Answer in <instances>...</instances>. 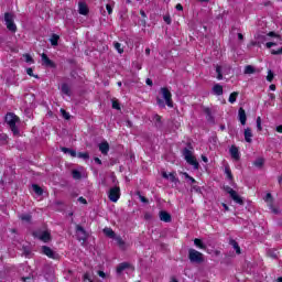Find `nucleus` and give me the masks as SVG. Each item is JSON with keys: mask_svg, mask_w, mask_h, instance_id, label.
Listing matches in <instances>:
<instances>
[{"mask_svg": "<svg viewBox=\"0 0 282 282\" xmlns=\"http://www.w3.org/2000/svg\"><path fill=\"white\" fill-rule=\"evenodd\" d=\"M4 122L9 124L13 135H19V128L17 127V122H19V116L14 115V112H9L4 117Z\"/></svg>", "mask_w": 282, "mask_h": 282, "instance_id": "obj_1", "label": "nucleus"}, {"mask_svg": "<svg viewBox=\"0 0 282 282\" xmlns=\"http://www.w3.org/2000/svg\"><path fill=\"white\" fill-rule=\"evenodd\" d=\"M188 260L191 263L202 264L205 261L204 253L191 248L188 249Z\"/></svg>", "mask_w": 282, "mask_h": 282, "instance_id": "obj_2", "label": "nucleus"}, {"mask_svg": "<svg viewBox=\"0 0 282 282\" xmlns=\"http://www.w3.org/2000/svg\"><path fill=\"white\" fill-rule=\"evenodd\" d=\"M4 23L7 25V30L12 32L13 34L17 33V24L14 23V14L10 12L4 13Z\"/></svg>", "mask_w": 282, "mask_h": 282, "instance_id": "obj_3", "label": "nucleus"}, {"mask_svg": "<svg viewBox=\"0 0 282 282\" xmlns=\"http://www.w3.org/2000/svg\"><path fill=\"white\" fill-rule=\"evenodd\" d=\"M160 94L165 100V105L170 107V109H173V94H171V90L169 87H162L160 89Z\"/></svg>", "mask_w": 282, "mask_h": 282, "instance_id": "obj_4", "label": "nucleus"}, {"mask_svg": "<svg viewBox=\"0 0 282 282\" xmlns=\"http://www.w3.org/2000/svg\"><path fill=\"white\" fill-rule=\"evenodd\" d=\"M183 155L187 162V164H191V166H194V169H199V162H197V159L194 158L193 152L188 150V148H185L183 150Z\"/></svg>", "mask_w": 282, "mask_h": 282, "instance_id": "obj_5", "label": "nucleus"}, {"mask_svg": "<svg viewBox=\"0 0 282 282\" xmlns=\"http://www.w3.org/2000/svg\"><path fill=\"white\" fill-rule=\"evenodd\" d=\"M42 254H45L48 259H54V261H58V259H61V256L54 252V250L48 246H42Z\"/></svg>", "mask_w": 282, "mask_h": 282, "instance_id": "obj_6", "label": "nucleus"}, {"mask_svg": "<svg viewBox=\"0 0 282 282\" xmlns=\"http://www.w3.org/2000/svg\"><path fill=\"white\" fill-rule=\"evenodd\" d=\"M33 237H36V239H40L43 243H50V241H52V234L47 230L42 231L41 234L34 231Z\"/></svg>", "mask_w": 282, "mask_h": 282, "instance_id": "obj_7", "label": "nucleus"}, {"mask_svg": "<svg viewBox=\"0 0 282 282\" xmlns=\"http://www.w3.org/2000/svg\"><path fill=\"white\" fill-rule=\"evenodd\" d=\"M108 199H110V202H113V204L118 203V199H120V187L119 186H115L109 189Z\"/></svg>", "mask_w": 282, "mask_h": 282, "instance_id": "obj_8", "label": "nucleus"}, {"mask_svg": "<svg viewBox=\"0 0 282 282\" xmlns=\"http://www.w3.org/2000/svg\"><path fill=\"white\" fill-rule=\"evenodd\" d=\"M75 232L77 235L78 241H87V230L80 225H76Z\"/></svg>", "mask_w": 282, "mask_h": 282, "instance_id": "obj_9", "label": "nucleus"}, {"mask_svg": "<svg viewBox=\"0 0 282 282\" xmlns=\"http://www.w3.org/2000/svg\"><path fill=\"white\" fill-rule=\"evenodd\" d=\"M41 58H42V65H44V67H51V69H56V63H54V61L50 59L47 54L42 53Z\"/></svg>", "mask_w": 282, "mask_h": 282, "instance_id": "obj_10", "label": "nucleus"}, {"mask_svg": "<svg viewBox=\"0 0 282 282\" xmlns=\"http://www.w3.org/2000/svg\"><path fill=\"white\" fill-rule=\"evenodd\" d=\"M162 177L164 180H170V182H172V184H175V186L180 184V178L177 177V173L175 172H171L170 174H167L166 172H162Z\"/></svg>", "mask_w": 282, "mask_h": 282, "instance_id": "obj_11", "label": "nucleus"}, {"mask_svg": "<svg viewBox=\"0 0 282 282\" xmlns=\"http://www.w3.org/2000/svg\"><path fill=\"white\" fill-rule=\"evenodd\" d=\"M229 153H230L232 160H235L236 162H239V160H241V155L239 153V148H237V145H231V148L229 149Z\"/></svg>", "mask_w": 282, "mask_h": 282, "instance_id": "obj_12", "label": "nucleus"}, {"mask_svg": "<svg viewBox=\"0 0 282 282\" xmlns=\"http://www.w3.org/2000/svg\"><path fill=\"white\" fill-rule=\"evenodd\" d=\"M159 218L161 221H164V224H171V221L173 220L172 216L166 210H161L159 213Z\"/></svg>", "mask_w": 282, "mask_h": 282, "instance_id": "obj_13", "label": "nucleus"}, {"mask_svg": "<svg viewBox=\"0 0 282 282\" xmlns=\"http://www.w3.org/2000/svg\"><path fill=\"white\" fill-rule=\"evenodd\" d=\"M238 119L242 126H246V122L248 121V116L246 115V110L241 107L238 110Z\"/></svg>", "mask_w": 282, "mask_h": 282, "instance_id": "obj_14", "label": "nucleus"}, {"mask_svg": "<svg viewBox=\"0 0 282 282\" xmlns=\"http://www.w3.org/2000/svg\"><path fill=\"white\" fill-rule=\"evenodd\" d=\"M203 111L206 116L207 122H210V124H215V117L213 116V110H210V108L208 107H205Z\"/></svg>", "mask_w": 282, "mask_h": 282, "instance_id": "obj_15", "label": "nucleus"}, {"mask_svg": "<svg viewBox=\"0 0 282 282\" xmlns=\"http://www.w3.org/2000/svg\"><path fill=\"white\" fill-rule=\"evenodd\" d=\"M78 13L82 14L83 17H87V14H89V7H87V3L85 2L78 3Z\"/></svg>", "mask_w": 282, "mask_h": 282, "instance_id": "obj_16", "label": "nucleus"}, {"mask_svg": "<svg viewBox=\"0 0 282 282\" xmlns=\"http://www.w3.org/2000/svg\"><path fill=\"white\" fill-rule=\"evenodd\" d=\"M131 268V264L129 262H121L117 267V274H122L124 270H129Z\"/></svg>", "mask_w": 282, "mask_h": 282, "instance_id": "obj_17", "label": "nucleus"}, {"mask_svg": "<svg viewBox=\"0 0 282 282\" xmlns=\"http://www.w3.org/2000/svg\"><path fill=\"white\" fill-rule=\"evenodd\" d=\"M212 89L216 96H224V86L216 84Z\"/></svg>", "mask_w": 282, "mask_h": 282, "instance_id": "obj_18", "label": "nucleus"}, {"mask_svg": "<svg viewBox=\"0 0 282 282\" xmlns=\"http://www.w3.org/2000/svg\"><path fill=\"white\" fill-rule=\"evenodd\" d=\"M99 151L102 153V155H107V153H109V143L107 141L101 142L99 144Z\"/></svg>", "mask_w": 282, "mask_h": 282, "instance_id": "obj_19", "label": "nucleus"}, {"mask_svg": "<svg viewBox=\"0 0 282 282\" xmlns=\"http://www.w3.org/2000/svg\"><path fill=\"white\" fill-rule=\"evenodd\" d=\"M229 246H232L234 250H236L237 254H241V247H239V242L235 239L229 240Z\"/></svg>", "mask_w": 282, "mask_h": 282, "instance_id": "obj_20", "label": "nucleus"}, {"mask_svg": "<svg viewBox=\"0 0 282 282\" xmlns=\"http://www.w3.org/2000/svg\"><path fill=\"white\" fill-rule=\"evenodd\" d=\"M245 140L249 144L252 143V129H250V128L245 129Z\"/></svg>", "mask_w": 282, "mask_h": 282, "instance_id": "obj_21", "label": "nucleus"}, {"mask_svg": "<svg viewBox=\"0 0 282 282\" xmlns=\"http://www.w3.org/2000/svg\"><path fill=\"white\" fill-rule=\"evenodd\" d=\"M230 197L236 204L243 206V198H241V196H239V194H237V191Z\"/></svg>", "mask_w": 282, "mask_h": 282, "instance_id": "obj_22", "label": "nucleus"}, {"mask_svg": "<svg viewBox=\"0 0 282 282\" xmlns=\"http://www.w3.org/2000/svg\"><path fill=\"white\" fill-rule=\"evenodd\" d=\"M194 246H196V248H199V250H206V245L199 238L194 239Z\"/></svg>", "mask_w": 282, "mask_h": 282, "instance_id": "obj_23", "label": "nucleus"}, {"mask_svg": "<svg viewBox=\"0 0 282 282\" xmlns=\"http://www.w3.org/2000/svg\"><path fill=\"white\" fill-rule=\"evenodd\" d=\"M104 234L106 235V237H109L110 239H116V231H113V229L111 228H105Z\"/></svg>", "mask_w": 282, "mask_h": 282, "instance_id": "obj_24", "label": "nucleus"}, {"mask_svg": "<svg viewBox=\"0 0 282 282\" xmlns=\"http://www.w3.org/2000/svg\"><path fill=\"white\" fill-rule=\"evenodd\" d=\"M263 164H265V159L264 158H258L253 162V166H257V169H263Z\"/></svg>", "mask_w": 282, "mask_h": 282, "instance_id": "obj_25", "label": "nucleus"}, {"mask_svg": "<svg viewBox=\"0 0 282 282\" xmlns=\"http://www.w3.org/2000/svg\"><path fill=\"white\" fill-rule=\"evenodd\" d=\"M62 94H65V96H72V89L69 88V85L62 84Z\"/></svg>", "mask_w": 282, "mask_h": 282, "instance_id": "obj_26", "label": "nucleus"}, {"mask_svg": "<svg viewBox=\"0 0 282 282\" xmlns=\"http://www.w3.org/2000/svg\"><path fill=\"white\" fill-rule=\"evenodd\" d=\"M239 97V93L238 91H234L229 95V99L228 101L230 102V105H235V102H237V98Z\"/></svg>", "mask_w": 282, "mask_h": 282, "instance_id": "obj_27", "label": "nucleus"}, {"mask_svg": "<svg viewBox=\"0 0 282 282\" xmlns=\"http://www.w3.org/2000/svg\"><path fill=\"white\" fill-rule=\"evenodd\" d=\"M264 202L268 204V206H272L274 204V197H272L271 193H267Z\"/></svg>", "mask_w": 282, "mask_h": 282, "instance_id": "obj_28", "label": "nucleus"}, {"mask_svg": "<svg viewBox=\"0 0 282 282\" xmlns=\"http://www.w3.org/2000/svg\"><path fill=\"white\" fill-rule=\"evenodd\" d=\"M32 188L35 195H39V196L43 195V188L39 186V184H33Z\"/></svg>", "mask_w": 282, "mask_h": 282, "instance_id": "obj_29", "label": "nucleus"}, {"mask_svg": "<svg viewBox=\"0 0 282 282\" xmlns=\"http://www.w3.org/2000/svg\"><path fill=\"white\" fill-rule=\"evenodd\" d=\"M59 39H61V36H58L57 34H53L50 39L51 45H53V47H56V45H58Z\"/></svg>", "mask_w": 282, "mask_h": 282, "instance_id": "obj_30", "label": "nucleus"}, {"mask_svg": "<svg viewBox=\"0 0 282 282\" xmlns=\"http://www.w3.org/2000/svg\"><path fill=\"white\" fill-rule=\"evenodd\" d=\"M21 221H25L26 224H30L32 221V216L30 214H22L20 216Z\"/></svg>", "mask_w": 282, "mask_h": 282, "instance_id": "obj_31", "label": "nucleus"}, {"mask_svg": "<svg viewBox=\"0 0 282 282\" xmlns=\"http://www.w3.org/2000/svg\"><path fill=\"white\" fill-rule=\"evenodd\" d=\"M116 239V241H117V245L119 246V248L121 249V250H124V246H126V242L122 240V237H120V236H118V237H116L115 238Z\"/></svg>", "mask_w": 282, "mask_h": 282, "instance_id": "obj_32", "label": "nucleus"}, {"mask_svg": "<svg viewBox=\"0 0 282 282\" xmlns=\"http://www.w3.org/2000/svg\"><path fill=\"white\" fill-rule=\"evenodd\" d=\"M225 174L227 175V180H229V182H232V180H235V177L232 176V171L230 170V167H228V166L225 167Z\"/></svg>", "mask_w": 282, "mask_h": 282, "instance_id": "obj_33", "label": "nucleus"}, {"mask_svg": "<svg viewBox=\"0 0 282 282\" xmlns=\"http://www.w3.org/2000/svg\"><path fill=\"white\" fill-rule=\"evenodd\" d=\"M63 153H69L72 158H76L77 153L75 150H72L69 148H62Z\"/></svg>", "mask_w": 282, "mask_h": 282, "instance_id": "obj_34", "label": "nucleus"}, {"mask_svg": "<svg viewBox=\"0 0 282 282\" xmlns=\"http://www.w3.org/2000/svg\"><path fill=\"white\" fill-rule=\"evenodd\" d=\"M216 74H217L216 76L217 80H224V74H221V66L219 65L216 66Z\"/></svg>", "mask_w": 282, "mask_h": 282, "instance_id": "obj_35", "label": "nucleus"}, {"mask_svg": "<svg viewBox=\"0 0 282 282\" xmlns=\"http://www.w3.org/2000/svg\"><path fill=\"white\" fill-rule=\"evenodd\" d=\"M72 175L74 180H80V177H83V174L78 170H73Z\"/></svg>", "mask_w": 282, "mask_h": 282, "instance_id": "obj_36", "label": "nucleus"}, {"mask_svg": "<svg viewBox=\"0 0 282 282\" xmlns=\"http://www.w3.org/2000/svg\"><path fill=\"white\" fill-rule=\"evenodd\" d=\"M256 72L257 69H254L252 65H247L245 67V74H254Z\"/></svg>", "mask_w": 282, "mask_h": 282, "instance_id": "obj_37", "label": "nucleus"}, {"mask_svg": "<svg viewBox=\"0 0 282 282\" xmlns=\"http://www.w3.org/2000/svg\"><path fill=\"white\" fill-rule=\"evenodd\" d=\"M115 50H117V52H118L119 54H123V53H124V48H122V44L119 43V42H116V43H115Z\"/></svg>", "mask_w": 282, "mask_h": 282, "instance_id": "obj_38", "label": "nucleus"}, {"mask_svg": "<svg viewBox=\"0 0 282 282\" xmlns=\"http://www.w3.org/2000/svg\"><path fill=\"white\" fill-rule=\"evenodd\" d=\"M23 57L25 58V63H29L30 65H33L34 58L30 54H24Z\"/></svg>", "mask_w": 282, "mask_h": 282, "instance_id": "obj_39", "label": "nucleus"}, {"mask_svg": "<svg viewBox=\"0 0 282 282\" xmlns=\"http://www.w3.org/2000/svg\"><path fill=\"white\" fill-rule=\"evenodd\" d=\"M77 158L82 160H89V153L87 152H78Z\"/></svg>", "mask_w": 282, "mask_h": 282, "instance_id": "obj_40", "label": "nucleus"}, {"mask_svg": "<svg viewBox=\"0 0 282 282\" xmlns=\"http://www.w3.org/2000/svg\"><path fill=\"white\" fill-rule=\"evenodd\" d=\"M267 80L268 83H272V80H274V73L272 72V69L268 70Z\"/></svg>", "mask_w": 282, "mask_h": 282, "instance_id": "obj_41", "label": "nucleus"}, {"mask_svg": "<svg viewBox=\"0 0 282 282\" xmlns=\"http://www.w3.org/2000/svg\"><path fill=\"white\" fill-rule=\"evenodd\" d=\"M26 74L32 78H39V75H34V69L32 67L26 68Z\"/></svg>", "mask_w": 282, "mask_h": 282, "instance_id": "obj_42", "label": "nucleus"}, {"mask_svg": "<svg viewBox=\"0 0 282 282\" xmlns=\"http://www.w3.org/2000/svg\"><path fill=\"white\" fill-rule=\"evenodd\" d=\"M112 109H116L117 111H120V101L112 100Z\"/></svg>", "mask_w": 282, "mask_h": 282, "instance_id": "obj_43", "label": "nucleus"}, {"mask_svg": "<svg viewBox=\"0 0 282 282\" xmlns=\"http://www.w3.org/2000/svg\"><path fill=\"white\" fill-rule=\"evenodd\" d=\"M156 105H159L161 109H164L166 107V104H164V100L160 99V97L156 98Z\"/></svg>", "mask_w": 282, "mask_h": 282, "instance_id": "obj_44", "label": "nucleus"}, {"mask_svg": "<svg viewBox=\"0 0 282 282\" xmlns=\"http://www.w3.org/2000/svg\"><path fill=\"white\" fill-rule=\"evenodd\" d=\"M163 21L166 23V25H171V23H173L171 15H164Z\"/></svg>", "mask_w": 282, "mask_h": 282, "instance_id": "obj_45", "label": "nucleus"}, {"mask_svg": "<svg viewBox=\"0 0 282 282\" xmlns=\"http://www.w3.org/2000/svg\"><path fill=\"white\" fill-rule=\"evenodd\" d=\"M271 54H272L273 56H279V55H281V54H282V47H280V48H278V50H272V51H271Z\"/></svg>", "mask_w": 282, "mask_h": 282, "instance_id": "obj_46", "label": "nucleus"}, {"mask_svg": "<svg viewBox=\"0 0 282 282\" xmlns=\"http://www.w3.org/2000/svg\"><path fill=\"white\" fill-rule=\"evenodd\" d=\"M224 191H226L230 196L236 192L235 189H232V187L228 185L224 187Z\"/></svg>", "mask_w": 282, "mask_h": 282, "instance_id": "obj_47", "label": "nucleus"}, {"mask_svg": "<svg viewBox=\"0 0 282 282\" xmlns=\"http://www.w3.org/2000/svg\"><path fill=\"white\" fill-rule=\"evenodd\" d=\"M256 122L258 131H263V127H261V117H258Z\"/></svg>", "mask_w": 282, "mask_h": 282, "instance_id": "obj_48", "label": "nucleus"}, {"mask_svg": "<svg viewBox=\"0 0 282 282\" xmlns=\"http://www.w3.org/2000/svg\"><path fill=\"white\" fill-rule=\"evenodd\" d=\"M61 112L63 115V118H65V120H69L70 118L69 112H66L65 109H61Z\"/></svg>", "mask_w": 282, "mask_h": 282, "instance_id": "obj_49", "label": "nucleus"}, {"mask_svg": "<svg viewBox=\"0 0 282 282\" xmlns=\"http://www.w3.org/2000/svg\"><path fill=\"white\" fill-rule=\"evenodd\" d=\"M269 208H270V210H272V213L274 215H279L280 210H279V208L274 207V204L272 206H269Z\"/></svg>", "mask_w": 282, "mask_h": 282, "instance_id": "obj_50", "label": "nucleus"}, {"mask_svg": "<svg viewBox=\"0 0 282 282\" xmlns=\"http://www.w3.org/2000/svg\"><path fill=\"white\" fill-rule=\"evenodd\" d=\"M268 36L276 37V39H280V37H281V35L276 34L274 31H270V32L268 33Z\"/></svg>", "mask_w": 282, "mask_h": 282, "instance_id": "obj_51", "label": "nucleus"}, {"mask_svg": "<svg viewBox=\"0 0 282 282\" xmlns=\"http://www.w3.org/2000/svg\"><path fill=\"white\" fill-rule=\"evenodd\" d=\"M106 10L108 14H113V8H111V4H106Z\"/></svg>", "mask_w": 282, "mask_h": 282, "instance_id": "obj_52", "label": "nucleus"}, {"mask_svg": "<svg viewBox=\"0 0 282 282\" xmlns=\"http://www.w3.org/2000/svg\"><path fill=\"white\" fill-rule=\"evenodd\" d=\"M153 120L155 121V122H162V116H160V115H154V117H153Z\"/></svg>", "mask_w": 282, "mask_h": 282, "instance_id": "obj_53", "label": "nucleus"}, {"mask_svg": "<svg viewBox=\"0 0 282 282\" xmlns=\"http://www.w3.org/2000/svg\"><path fill=\"white\" fill-rule=\"evenodd\" d=\"M175 10H177L178 12H182L184 10V7L182 6V3H177L175 6Z\"/></svg>", "mask_w": 282, "mask_h": 282, "instance_id": "obj_54", "label": "nucleus"}, {"mask_svg": "<svg viewBox=\"0 0 282 282\" xmlns=\"http://www.w3.org/2000/svg\"><path fill=\"white\" fill-rule=\"evenodd\" d=\"M139 197H140V200H141L143 204H149V198H147V197H144V196H142V195H140Z\"/></svg>", "mask_w": 282, "mask_h": 282, "instance_id": "obj_55", "label": "nucleus"}, {"mask_svg": "<svg viewBox=\"0 0 282 282\" xmlns=\"http://www.w3.org/2000/svg\"><path fill=\"white\" fill-rule=\"evenodd\" d=\"M145 85H149V87H153V79L147 78L145 79Z\"/></svg>", "mask_w": 282, "mask_h": 282, "instance_id": "obj_56", "label": "nucleus"}, {"mask_svg": "<svg viewBox=\"0 0 282 282\" xmlns=\"http://www.w3.org/2000/svg\"><path fill=\"white\" fill-rule=\"evenodd\" d=\"M79 204H87V199L83 196L78 198Z\"/></svg>", "mask_w": 282, "mask_h": 282, "instance_id": "obj_57", "label": "nucleus"}, {"mask_svg": "<svg viewBox=\"0 0 282 282\" xmlns=\"http://www.w3.org/2000/svg\"><path fill=\"white\" fill-rule=\"evenodd\" d=\"M98 276H100L101 279H105V276H107V274L105 273V271H98Z\"/></svg>", "mask_w": 282, "mask_h": 282, "instance_id": "obj_58", "label": "nucleus"}, {"mask_svg": "<svg viewBox=\"0 0 282 282\" xmlns=\"http://www.w3.org/2000/svg\"><path fill=\"white\" fill-rule=\"evenodd\" d=\"M269 89H270V91H276V85L271 84V85L269 86Z\"/></svg>", "mask_w": 282, "mask_h": 282, "instance_id": "obj_59", "label": "nucleus"}, {"mask_svg": "<svg viewBox=\"0 0 282 282\" xmlns=\"http://www.w3.org/2000/svg\"><path fill=\"white\" fill-rule=\"evenodd\" d=\"M181 175H184L185 180H191V176L187 172H181Z\"/></svg>", "mask_w": 282, "mask_h": 282, "instance_id": "obj_60", "label": "nucleus"}, {"mask_svg": "<svg viewBox=\"0 0 282 282\" xmlns=\"http://www.w3.org/2000/svg\"><path fill=\"white\" fill-rule=\"evenodd\" d=\"M275 131H276L278 133H282V124L278 126V127L275 128Z\"/></svg>", "mask_w": 282, "mask_h": 282, "instance_id": "obj_61", "label": "nucleus"}, {"mask_svg": "<svg viewBox=\"0 0 282 282\" xmlns=\"http://www.w3.org/2000/svg\"><path fill=\"white\" fill-rule=\"evenodd\" d=\"M221 206L225 210H230V207L226 203H221Z\"/></svg>", "mask_w": 282, "mask_h": 282, "instance_id": "obj_62", "label": "nucleus"}, {"mask_svg": "<svg viewBox=\"0 0 282 282\" xmlns=\"http://www.w3.org/2000/svg\"><path fill=\"white\" fill-rule=\"evenodd\" d=\"M95 162H96V164H102V160H100V158H95Z\"/></svg>", "mask_w": 282, "mask_h": 282, "instance_id": "obj_63", "label": "nucleus"}, {"mask_svg": "<svg viewBox=\"0 0 282 282\" xmlns=\"http://www.w3.org/2000/svg\"><path fill=\"white\" fill-rule=\"evenodd\" d=\"M140 14H141V17H142V19H147V12H144V10H141V11H140Z\"/></svg>", "mask_w": 282, "mask_h": 282, "instance_id": "obj_64", "label": "nucleus"}]
</instances>
